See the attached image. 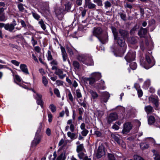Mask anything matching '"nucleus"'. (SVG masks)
Returning <instances> with one entry per match:
<instances>
[{
	"instance_id": "nucleus-47",
	"label": "nucleus",
	"mask_w": 160,
	"mask_h": 160,
	"mask_svg": "<svg viewBox=\"0 0 160 160\" xmlns=\"http://www.w3.org/2000/svg\"><path fill=\"white\" fill-rule=\"evenodd\" d=\"M88 131L86 129L85 130H83L81 132V134L82 136H86L88 134Z\"/></svg>"
},
{
	"instance_id": "nucleus-23",
	"label": "nucleus",
	"mask_w": 160,
	"mask_h": 160,
	"mask_svg": "<svg viewBox=\"0 0 160 160\" xmlns=\"http://www.w3.org/2000/svg\"><path fill=\"white\" fill-rule=\"evenodd\" d=\"M92 76L96 79H98L101 78V74L98 72H95L92 73Z\"/></svg>"
},
{
	"instance_id": "nucleus-64",
	"label": "nucleus",
	"mask_w": 160,
	"mask_h": 160,
	"mask_svg": "<svg viewBox=\"0 0 160 160\" xmlns=\"http://www.w3.org/2000/svg\"><path fill=\"white\" fill-rule=\"evenodd\" d=\"M56 83L58 86H62L63 84V82L60 80H57L56 81Z\"/></svg>"
},
{
	"instance_id": "nucleus-29",
	"label": "nucleus",
	"mask_w": 160,
	"mask_h": 160,
	"mask_svg": "<svg viewBox=\"0 0 160 160\" xmlns=\"http://www.w3.org/2000/svg\"><path fill=\"white\" fill-rule=\"evenodd\" d=\"M155 122V118L153 116H151L148 119V123L149 124H153Z\"/></svg>"
},
{
	"instance_id": "nucleus-49",
	"label": "nucleus",
	"mask_w": 160,
	"mask_h": 160,
	"mask_svg": "<svg viewBox=\"0 0 160 160\" xmlns=\"http://www.w3.org/2000/svg\"><path fill=\"white\" fill-rule=\"evenodd\" d=\"M11 62L16 66H18L20 64V62L15 60H12L11 61Z\"/></svg>"
},
{
	"instance_id": "nucleus-10",
	"label": "nucleus",
	"mask_w": 160,
	"mask_h": 160,
	"mask_svg": "<svg viewBox=\"0 0 160 160\" xmlns=\"http://www.w3.org/2000/svg\"><path fill=\"white\" fill-rule=\"evenodd\" d=\"M109 97V94L108 92H102L101 98V102H106L108 101Z\"/></svg>"
},
{
	"instance_id": "nucleus-38",
	"label": "nucleus",
	"mask_w": 160,
	"mask_h": 160,
	"mask_svg": "<svg viewBox=\"0 0 160 160\" xmlns=\"http://www.w3.org/2000/svg\"><path fill=\"white\" fill-rule=\"evenodd\" d=\"M83 148V144H81L78 146L77 147V152H79L81 151Z\"/></svg>"
},
{
	"instance_id": "nucleus-30",
	"label": "nucleus",
	"mask_w": 160,
	"mask_h": 160,
	"mask_svg": "<svg viewBox=\"0 0 160 160\" xmlns=\"http://www.w3.org/2000/svg\"><path fill=\"white\" fill-rule=\"evenodd\" d=\"M65 154L63 153H61L58 157L56 160H65Z\"/></svg>"
},
{
	"instance_id": "nucleus-35",
	"label": "nucleus",
	"mask_w": 160,
	"mask_h": 160,
	"mask_svg": "<svg viewBox=\"0 0 160 160\" xmlns=\"http://www.w3.org/2000/svg\"><path fill=\"white\" fill-rule=\"evenodd\" d=\"M68 99L70 101V102L73 103L74 102V99L72 95L70 92H69L68 94Z\"/></svg>"
},
{
	"instance_id": "nucleus-3",
	"label": "nucleus",
	"mask_w": 160,
	"mask_h": 160,
	"mask_svg": "<svg viewBox=\"0 0 160 160\" xmlns=\"http://www.w3.org/2000/svg\"><path fill=\"white\" fill-rule=\"evenodd\" d=\"M135 52L130 51L125 57V59L128 62H130L134 60L135 57Z\"/></svg>"
},
{
	"instance_id": "nucleus-53",
	"label": "nucleus",
	"mask_w": 160,
	"mask_h": 160,
	"mask_svg": "<svg viewBox=\"0 0 160 160\" xmlns=\"http://www.w3.org/2000/svg\"><path fill=\"white\" fill-rule=\"evenodd\" d=\"M136 90L137 91L138 97H141L143 94L142 90L140 89H138V88H136Z\"/></svg>"
},
{
	"instance_id": "nucleus-17",
	"label": "nucleus",
	"mask_w": 160,
	"mask_h": 160,
	"mask_svg": "<svg viewBox=\"0 0 160 160\" xmlns=\"http://www.w3.org/2000/svg\"><path fill=\"white\" fill-rule=\"evenodd\" d=\"M55 74L58 75L60 79H62L66 75V74H63L62 70L60 69H57L55 71Z\"/></svg>"
},
{
	"instance_id": "nucleus-7",
	"label": "nucleus",
	"mask_w": 160,
	"mask_h": 160,
	"mask_svg": "<svg viewBox=\"0 0 160 160\" xmlns=\"http://www.w3.org/2000/svg\"><path fill=\"white\" fill-rule=\"evenodd\" d=\"M149 100L153 103L155 106V109L158 110L159 109L158 104V97H151L149 98Z\"/></svg>"
},
{
	"instance_id": "nucleus-55",
	"label": "nucleus",
	"mask_w": 160,
	"mask_h": 160,
	"mask_svg": "<svg viewBox=\"0 0 160 160\" xmlns=\"http://www.w3.org/2000/svg\"><path fill=\"white\" fill-rule=\"evenodd\" d=\"M32 15L33 17L36 19L38 20L40 18L39 16L37 13L32 12Z\"/></svg>"
},
{
	"instance_id": "nucleus-56",
	"label": "nucleus",
	"mask_w": 160,
	"mask_h": 160,
	"mask_svg": "<svg viewBox=\"0 0 160 160\" xmlns=\"http://www.w3.org/2000/svg\"><path fill=\"white\" fill-rule=\"evenodd\" d=\"M65 110L64 111L65 113L66 114V116L67 117L69 116V111L67 107H64Z\"/></svg>"
},
{
	"instance_id": "nucleus-51",
	"label": "nucleus",
	"mask_w": 160,
	"mask_h": 160,
	"mask_svg": "<svg viewBox=\"0 0 160 160\" xmlns=\"http://www.w3.org/2000/svg\"><path fill=\"white\" fill-rule=\"evenodd\" d=\"M133 157L134 160H144L142 157L138 155H134Z\"/></svg>"
},
{
	"instance_id": "nucleus-41",
	"label": "nucleus",
	"mask_w": 160,
	"mask_h": 160,
	"mask_svg": "<svg viewBox=\"0 0 160 160\" xmlns=\"http://www.w3.org/2000/svg\"><path fill=\"white\" fill-rule=\"evenodd\" d=\"M42 81L44 85L46 86L48 84V81L45 77L43 76L42 77Z\"/></svg>"
},
{
	"instance_id": "nucleus-54",
	"label": "nucleus",
	"mask_w": 160,
	"mask_h": 160,
	"mask_svg": "<svg viewBox=\"0 0 160 160\" xmlns=\"http://www.w3.org/2000/svg\"><path fill=\"white\" fill-rule=\"evenodd\" d=\"M108 157L109 160H115V159L114 155L112 154L108 153Z\"/></svg>"
},
{
	"instance_id": "nucleus-11",
	"label": "nucleus",
	"mask_w": 160,
	"mask_h": 160,
	"mask_svg": "<svg viewBox=\"0 0 160 160\" xmlns=\"http://www.w3.org/2000/svg\"><path fill=\"white\" fill-rule=\"evenodd\" d=\"M105 153L103 146H99L98 150L97 157L98 158H100L104 155Z\"/></svg>"
},
{
	"instance_id": "nucleus-16",
	"label": "nucleus",
	"mask_w": 160,
	"mask_h": 160,
	"mask_svg": "<svg viewBox=\"0 0 160 160\" xmlns=\"http://www.w3.org/2000/svg\"><path fill=\"white\" fill-rule=\"evenodd\" d=\"M159 149L158 151L155 150H152L153 155L155 156L154 158L155 160H160V145L159 146Z\"/></svg>"
},
{
	"instance_id": "nucleus-21",
	"label": "nucleus",
	"mask_w": 160,
	"mask_h": 160,
	"mask_svg": "<svg viewBox=\"0 0 160 160\" xmlns=\"http://www.w3.org/2000/svg\"><path fill=\"white\" fill-rule=\"evenodd\" d=\"M67 49L69 55L71 56L73 55L77 52V50L73 47H67Z\"/></svg>"
},
{
	"instance_id": "nucleus-25",
	"label": "nucleus",
	"mask_w": 160,
	"mask_h": 160,
	"mask_svg": "<svg viewBox=\"0 0 160 160\" xmlns=\"http://www.w3.org/2000/svg\"><path fill=\"white\" fill-rule=\"evenodd\" d=\"M119 32L122 37L121 38H123L126 37L128 34V32L122 29L119 30Z\"/></svg>"
},
{
	"instance_id": "nucleus-61",
	"label": "nucleus",
	"mask_w": 160,
	"mask_h": 160,
	"mask_svg": "<svg viewBox=\"0 0 160 160\" xmlns=\"http://www.w3.org/2000/svg\"><path fill=\"white\" fill-rule=\"evenodd\" d=\"M77 101L78 102V103L79 104L81 105L82 106H83V107L85 108L86 107V103L85 102H81V101H79L78 99H77Z\"/></svg>"
},
{
	"instance_id": "nucleus-28",
	"label": "nucleus",
	"mask_w": 160,
	"mask_h": 160,
	"mask_svg": "<svg viewBox=\"0 0 160 160\" xmlns=\"http://www.w3.org/2000/svg\"><path fill=\"white\" fill-rule=\"evenodd\" d=\"M140 147L142 149L144 150L148 148L149 147V145L146 143H142L140 145Z\"/></svg>"
},
{
	"instance_id": "nucleus-20",
	"label": "nucleus",
	"mask_w": 160,
	"mask_h": 160,
	"mask_svg": "<svg viewBox=\"0 0 160 160\" xmlns=\"http://www.w3.org/2000/svg\"><path fill=\"white\" fill-rule=\"evenodd\" d=\"M148 30L146 28H141L138 32V34L140 37H144L147 34Z\"/></svg>"
},
{
	"instance_id": "nucleus-22",
	"label": "nucleus",
	"mask_w": 160,
	"mask_h": 160,
	"mask_svg": "<svg viewBox=\"0 0 160 160\" xmlns=\"http://www.w3.org/2000/svg\"><path fill=\"white\" fill-rule=\"evenodd\" d=\"M89 92L91 95L92 99H94L98 97V95L95 91L90 90L89 91Z\"/></svg>"
},
{
	"instance_id": "nucleus-5",
	"label": "nucleus",
	"mask_w": 160,
	"mask_h": 160,
	"mask_svg": "<svg viewBox=\"0 0 160 160\" xmlns=\"http://www.w3.org/2000/svg\"><path fill=\"white\" fill-rule=\"evenodd\" d=\"M40 130H38L37 132L36 133L34 140L32 141V145L33 146H36L40 142L41 136L38 133V132Z\"/></svg>"
},
{
	"instance_id": "nucleus-42",
	"label": "nucleus",
	"mask_w": 160,
	"mask_h": 160,
	"mask_svg": "<svg viewBox=\"0 0 160 160\" xmlns=\"http://www.w3.org/2000/svg\"><path fill=\"white\" fill-rule=\"evenodd\" d=\"M104 4L106 8H110L111 6V3L108 1L105 2L104 3Z\"/></svg>"
},
{
	"instance_id": "nucleus-58",
	"label": "nucleus",
	"mask_w": 160,
	"mask_h": 160,
	"mask_svg": "<svg viewBox=\"0 0 160 160\" xmlns=\"http://www.w3.org/2000/svg\"><path fill=\"white\" fill-rule=\"evenodd\" d=\"M155 125L157 127L160 128V119H157L156 120Z\"/></svg>"
},
{
	"instance_id": "nucleus-31",
	"label": "nucleus",
	"mask_w": 160,
	"mask_h": 160,
	"mask_svg": "<svg viewBox=\"0 0 160 160\" xmlns=\"http://www.w3.org/2000/svg\"><path fill=\"white\" fill-rule=\"evenodd\" d=\"M150 84V80L148 79L144 82L143 87L144 88L146 89H147Z\"/></svg>"
},
{
	"instance_id": "nucleus-14",
	"label": "nucleus",
	"mask_w": 160,
	"mask_h": 160,
	"mask_svg": "<svg viewBox=\"0 0 160 160\" xmlns=\"http://www.w3.org/2000/svg\"><path fill=\"white\" fill-rule=\"evenodd\" d=\"M16 24H14L7 23L4 24V28L5 30H8L9 32H12L14 29L15 26Z\"/></svg>"
},
{
	"instance_id": "nucleus-46",
	"label": "nucleus",
	"mask_w": 160,
	"mask_h": 160,
	"mask_svg": "<svg viewBox=\"0 0 160 160\" xmlns=\"http://www.w3.org/2000/svg\"><path fill=\"white\" fill-rule=\"evenodd\" d=\"M78 156L80 159H82L84 157V154L82 152H78Z\"/></svg>"
},
{
	"instance_id": "nucleus-40",
	"label": "nucleus",
	"mask_w": 160,
	"mask_h": 160,
	"mask_svg": "<svg viewBox=\"0 0 160 160\" xmlns=\"http://www.w3.org/2000/svg\"><path fill=\"white\" fill-rule=\"evenodd\" d=\"M64 11V8L63 7L59 9H57L55 10V12L58 14H60L61 13L63 12Z\"/></svg>"
},
{
	"instance_id": "nucleus-27",
	"label": "nucleus",
	"mask_w": 160,
	"mask_h": 160,
	"mask_svg": "<svg viewBox=\"0 0 160 160\" xmlns=\"http://www.w3.org/2000/svg\"><path fill=\"white\" fill-rule=\"evenodd\" d=\"M73 65L75 70H77L79 69L80 67V64L77 61H74L73 62Z\"/></svg>"
},
{
	"instance_id": "nucleus-2",
	"label": "nucleus",
	"mask_w": 160,
	"mask_h": 160,
	"mask_svg": "<svg viewBox=\"0 0 160 160\" xmlns=\"http://www.w3.org/2000/svg\"><path fill=\"white\" fill-rule=\"evenodd\" d=\"M150 54H147L145 56V60L144 62L141 61V65L145 68L148 69L152 67L155 64L154 61L152 59Z\"/></svg>"
},
{
	"instance_id": "nucleus-36",
	"label": "nucleus",
	"mask_w": 160,
	"mask_h": 160,
	"mask_svg": "<svg viewBox=\"0 0 160 160\" xmlns=\"http://www.w3.org/2000/svg\"><path fill=\"white\" fill-rule=\"evenodd\" d=\"M104 82L101 80L100 81V82L99 85H98V88L100 89H104L105 88V87L104 86Z\"/></svg>"
},
{
	"instance_id": "nucleus-63",
	"label": "nucleus",
	"mask_w": 160,
	"mask_h": 160,
	"mask_svg": "<svg viewBox=\"0 0 160 160\" xmlns=\"http://www.w3.org/2000/svg\"><path fill=\"white\" fill-rule=\"evenodd\" d=\"M15 80L18 82H21V80L20 77L18 75H15L14 76Z\"/></svg>"
},
{
	"instance_id": "nucleus-43",
	"label": "nucleus",
	"mask_w": 160,
	"mask_h": 160,
	"mask_svg": "<svg viewBox=\"0 0 160 160\" xmlns=\"http://www.w3.org/2000/svg\"><path fill=\"white\" fill-rule=\"evenodd\" d=\"M112 137L114 138V140L119 144H120V140L119 138L114 135H112Z\"/></svg>"
},
{
	"instance_id": "nucleus-60",
	"label": "nucleus",
	"mask_w": 160,
	"mask_h": 160,
	"mask_svg": "<svg viewBox=\"0 0 160 160\" xmlns=\"http://www.w3.org/2000/svg\"><path fill=\"white\" fill-rule=\"evenodd\" d=\"M31 42L33 46L37 44V41L34 39L33 36L32 37Z\"/></svg>"
},
{
	"instance_id": "nucleus-9",
	"label": "nucleus",
	"mask_w": 160,
	"mask_h": 160,
	"mask_svg": "<svg viewBox=\"0 0 160 160\" xmlns=\"http://www.w3.org/2000/svg\"><path fill=\"white\" fill-rule=\"evenodd\" d=\"M118 118V115L116 113H112L110 114L108 117V122L109 123H110L116 120Z\"/></svg>"
},
{
	"instance_id": "nucleus-45",
	"label": "nucleus",
	"mask_w": 160,
	"mask_h": 160,
	"mask_svg": "<svg viewBox=\"0 0 160 160\" xmlns=\"http://www.w3.org/2000/svg\"><path fill=\"white\" fill-rule=\"evenodd\" d=\"M54 92L55 94H56L58 97H60V94L59 91L58 89L57 88H55L54 90Z\"/></svg>"
},
{
	"instance_id": "nucleus-6",
	"label": "nucleus",
	"mask_w": 160,
	"mask_h": 160,
	"mask_svg": "<svg viewBox=\"0 0 160 160\" xmlns=\"http://www.w3.org/2000/svg\"><path fill=\"white\" fill-rule=\"evenodd\" d=\"M102 32V28L100 27H95L93 28V33L94 35L98 38Z\"/></svg>"
},
{
	"instance_id": "nucleus-34",
	"label": "nucleus",
	"mask_w": 160,
	"mask_h": 160,
	"mask_svg": "<svg viewBox=\"0 0 160 160\" xmlns=\"http://www.w3.org/2000/svg\"><path fill=\"white\" fill-rule=\"evenodd\" d=\"M49 108L52 112H54L56 110V107L53 104H50Z\"/></svg>"
},
{
	"instance_id": "nucleus-32",
	"label": "nucleus",
	"mask_w": 160,
	"mask_h": 160,
	"mask_svg": "<svg viewBox=\"0 0 160 160\" xmlns=\"http://www.w3.org/2000/svg\"><path fill=\"white\" fill-rule=\"evenodd\" d=\"M76 92L77 98H79L80 101H81L80 98H82V95L79 89H77L76 90Z\"/></svg>"
},
{
	"instance_id": "nucleus-50",
	"label": "nucleus",
	"mask_w": 160,
	"mask_h": 160,
	"mask_svg": "<svg viewBox=\"0 0 160 160\" xmlns=\"http://www.w3.org/2000/svg\"><path fill=\"white\" fill-rule=\"evenodd\" d=\"M37 102L38 105H40L41 107H42L43 102L42 100V99H40L37 100Z\"/></svg>"
},
{
	"instance_id": "nucleus-52",
	"label": "nucleus",
	"mask_w": 160,
	"mask_h": 160,
	"mask_svg": "<svg viewBox=\"0 0 160 160\" xmlns=\"http://www.w3.org/2000/svg\"><path fill=\"white\" fill-rule=\"evenodd\" d=\"M96 113L97 115H98V117H101L104 114V112L103 111L98 110V111Z\"/></svg>"
},
{
	"instance_id": "nucleus-12",
	"label": "nucleus",
	"mask_w": 160,
	"mask_h": 160,
	"mask_svg": "<svg viewBox=\"0 0 160 160\" xmlns=\"http://www.w3.org/2000/svg\"><path fill=\"white\" fill-rule=\"evenodd\" d=\"M85 4L84 6V8L88 7L89 9H93L95 8L96 5L92 3L90 0H85Z\"/></svg>"
},
{
	"instance_id": "nucleus-39",
	"label": "nucleus",
	"mask_w": 160,
	"mask_h": 160,
	"mask_svg": "<svg viewBox=\"0 0 160 160\" xmlns=\"http://www.w3.org/2000/svg\"><path fill=\"white\" fill-rule=\"evenodd\" d=\"M39 23L40 25L41 26L43 30H45L46 28V26L45 24H44L43 21L41 20L39 22Z\"/></svg>"
},
{
	"instance_id": "nucleus-19",
	"label": "nucleus",
	"mask_w": 160,
	"mask_h": 160,
	"mask_svg": "<svg viewBox=\"0 0 160 160\" xmlns=\"http://www.w3.org/2000/svg\"><path fill=\"white\" fill-rule=\"evenodd\" d=\"M72 119L68 120L67 122L68 125H69V129L71 132H74L76 128V126L72 123Z\"/></svg>"
},
{
	"instance_id": "nucleus-57",
	"label": "nucleus",
	"mask_w": 160,
	"mask_h": 160,
	"mask_svg": "<svg viewBox=\"0 0 160 160\" xmlns=\"http://www.w3.org/2000/svg\"><path fill=\"white\" fill-rule=\"evenodd\" d=\"M48 60L52 59V57L51 54V52L50 51H48Z\"/></svg>"
},
{
	"instance_id": "nucleus-8",
	"label": "nucleus",
	"mask_w": 160,
	"mask_h": 160,
	"mask_svg": "<svg viewBox=\"0 0 160 160\" xmlns=\"http://www.w3.org/2000/svg\"><path fill=\"white\" fill-rule=\"evenodd\" d=\"M115 40H117L118 44L119 46L121 47H123V48L124 49H126V45L123 38L117 37V39Z\"/></svg>"
},
{
	"instance_id": "nucleus-44",
	"label": "nucleus",
	"mask_w": 160,
	"mask_h": 160,
	"mask_svg": "<svg viewBox=\"0 0 160 160\" xmlns=\"http://www.w3.org/2000/svg\"><path fill=\"white\" fill-rule=\"evenodd\" d=\"M71 4L70 2L68 3L65 5V10H70L71 7Z\"/></svg>"
},
{
	"instance_id": "nucleus-33",
	"label": "nucleus",
	"mask_w": 160,
	"mask_h": 160,
	"mask_svg": "<svg viewBox=\"0 0 160 160\" xmlns=\"http://www.w3.org/2000/svg\"><path fill=\"white\" fill-rule=\"evenodd\" d=\"M33 92L36 93V95H34V97L37 100L40 99H42V96L41 94H39L38 93H36L35 92L34 90H32Z\"/></svg>"
},
{
	"instance_id": "nucleus-26",
	"label": "nucleus",
	"mask_w": 160,
	"mask_h": 160,
	"mask_svg": "<svg viewBox=\"0 0 160 160\" xmlns=\"http://www.w3.org/2000/svg\"><path fill=\"white\" fill-rule=\"evenodd\" d=\"M112 30L114 36V39H117V37H118V31L116 28H112Z\"/></svg>"
},
{
	"instance_id": "nucleus-15",
	"label": "nucleus",
	"mask_w": 160,
	"mask_h": 160,
	"mask_svg": "<svg viewBox=\"0 0 160 160\" xmlns=\"http://www.w3.org/2000/svg\"><path fill=\"white\" fill-rule=\"evenodd\" d=\"M20 68L21 71L25 74L28 75L29 74L27 66L26 64H20Z\"/></svg>"
},
{
	"instance_id": "nucleus-24",
	"label": "nucleus",
	"mask_w": 160,
	"mask_h": 160,
	"mask_svg": "<svg viewBox=\"0 0 160 160\" xmlns=\"http://www.w3.org/2000/svg\"><path fill=\"white\" fill-rule=\"evenodd\" d=\"M145 110L147 114H149L152 112L153 108L151 106L148 105L145 107Z\"/></svg>"
},
{
	"instance_id": "nucleus-13",
	"label": "nucleus",
	"mask_w": 160,
	"mask_h": 160,
	"mask_svg": "<svg viewBox=\"0 0 160 160\" xmlns=\"http://www.w3.org/2000/svg\"><path fill=\"white\" fill-rule=\"evenodd\" d=\"M84 82L87 84H89L92 86L95 82L94 78H86L84 79Z\"/></svg>"
},
{
	"instance_id": "nucleus-37",
	"label": "nucleus",
	"mask_w": 160,
	"mask_h": 160,
	"mask_svg": "<svg viewBox=\"0 0 160 160\" xmlns=\"http://www.w3.org/2000/svg\"><path fill=\"white\" fill-rule=\"evenodd\" d=\"M130 68L132 70H135L137 68V64L135 62H132L130 65Z\"/></svg>"
},
{
	"instance_id": "nucleus-59",
	"label": "nucleus",
	"mask_w": 160,
	"mask_h": 160,
	"mask_svg": "<svg viewBox=\"0 0 160 160\" xmlns=\"http://www.w3.org/2000/svg\"><path fill=\"white\" fill-rule=\"evenodd\" d=\"M94 2L96 3L98 6H101L102 5V1L101 0H94Z\"/></svg>"
},
{
	"instance_id": "nucleus-18",
	"label": "nucleus",
	"mask_w": 160,
	"mask_h": 160,
	"mask_svg": "<svg viewBox=\"0 0 160 160\" xmlns=\"http://www.w3.org/2000/svg\"><path fill=\"white\" fill-rule=\"evenodd\" d=\"M69 131L67 132V136L71 139H75L78 138V133Z\"/></svg>"
},
{
	"instance_id": "nucleus-4",
	"label": "nucleus",
	"mask_w": 160,
	"mask_h": 160,
	"mask_svg": "<svg viewBox=\"0 0 160 160\" xmlns=\"http://www.w3.org/2000/svg\"><path fill=\"white\" fill-rule=\"evenodd\" d=\"M132 126L130 122H127L123 125V129L122 131L123 134H127L132 129Z\"/></svg>"
},
{
	"instance_id": "nucleus-1",
	"label": "nucleus",
	"mask_w": 160,
	"mask_h": 160,
	"mask_svg": "<svg viewBox=\"0 0 160 160\" xmlns=\"http://www.w3.org/2000/svg\"><path fill=\"white\" fill-rule=\"evenodd\" d=\"M78 59L83 64L88 66L93 65L94 62L92 57L89 54H83L78 56Z\"/></svg>"
},
{
	"instance_id": "nucleus-48",
	"label": "nucleus",
	"mask_w": 160,
	"mask_h": 160,
	"mask_svg": "<svg viewBox=\"0 0 160 160\" xmlns=\"http://www.w3.org/2000/svg\"><path fill=\"white\" fill-rule=\"evenodd\" d=\"M48 122H51L52 121V115L50 112L48 113Z\"/></svg>"
},
{
	"instance_id": "nucleus-62",
	"label": "nucleus",
	"mask_w": 160,
	"mask_h": 160,
	"mask_svg": "<svg viewBox=\"0 0 160 160\" xmlns=\"http://www.w3.org/2000/svg\"><path fill=\"white\" fill-rule=\"evenodd\" d=\"M18 7L19 10L20 11H22L24 9L22 4L20 3L18 5Z\"/></svg>"
}]
</instances>
